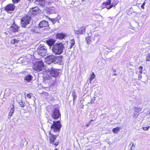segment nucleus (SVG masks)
I'll list each match as a JSON object with an SVG mask.
<instances>
[{"label":"nucleus","instance_id":"a211bd4d","mask_svg":"<svg viewBox=\"0 0 150 150\" xmlns=\"http://www.w3.org/2000/svg\"><path fill=\"white\" fill-rule=\"evenodd\" d=\"M64 34L62 33H57L56 34V38L62 40L65 37Z\"/></svg>","mask_w":150,"mask_h":150},{"label":"nucleus","instance_id":"6e6552de","mask_svg":"<svg viewBox=\"0 0 150 150\" xmlns=\"http://www.w3.org/2000/svg\"><path fill=\"white\" fill-rule=\"evenodd\" d=\"M51 115L52 118L55 120L57 119L59 117H60L61 114L59 109L56 108H54L52 110Z\"/></svg>","mask_w":150,"mask_h":150},{"label":"nucleus","instance_id":"864d4df0","mask_svg":"<svg viewBox=\"0 0 150 150\" xmlns=\"http://www.w3.org/2000/svg\"><path fill=\"white\" fill-rule=\"evenodd\" d=\"M138 115H137V117L138 116Z\"/></svg>","mask_w":150,"mask_h":150},{"label":"nucleus","instance_id":"4be33fe9","mask_svg":"<svg viewBox=\"0 0 150 150\" xmlns=\"http://www.w3.org/2000/svg\"><path fill=\"white\" fill-rule=\"evenodd\" d=\"M39 30L38 27L34 26L31 29V31L32 32L35 33H38L39 32Z\"/></svg>","mask_w":150,"mask_h":150},{"label":"nucleus","instance_id":"8fccbe9b","mask_svg":"<svg viewBox=\"0 0 150 150\" xmlns=\"http://www.w3.org/2000/svg\"><path fill=\"white\" fill-rule=\"evenodd\" d=\"M55 150H59L58 149H55Z\"/></svg>","mask_w":150,"mask_h":150},{"label":"nucleus","instance_id":"79ce46f5","mask_svg":"<svg viewBox=\"0 0 150 150\" xmlns=\"http://www.w3.org/2000/svg\"><path fill=\"white\" fill-rule=\"evenodd\" d=\"M23 58V57H21L20 58H18V60L17 61V62H19V60H20V59H21Z\"/></svg>","mask_w":150,"mask_h":150},{"label":"nucleus","instance_id":"9b49d317","mask_svg":"<svg viewBox=\"0 0 150 150\" xmlns=\"http://www.w3.org/2000/svg\"><path fill=\"white\" fill-rule=\"evenodd\" d=\"M56 41V40L55 39L50 38L46 40L45 42L50 48L52 46H53L54 45Z\"/></svg>","mask_w":150,"mask_h":150},{"label":"nucleus","instance_id":"e433bc0d","mask_svg":"<svg viewBox=\"0 0 150 150\" xmlns=\"http://www.w3.org/2000/svg\"><path fill=\"white\" fill-rule=\"evenodd\" d=\"M72 94L73 97L76 95V92L74 91H73Z\"/></svg>","mask_w":150,"mask_h":150},{"label":"nucleus","instance_id":"49530a36","mask_svg":"<svg viewBox=\"0 0 150 150\" xmlns=\"http://www.w3.org/2000/svg\"><path fill=\"white\" fill-rule=\"evenodd\" d=\"M113 75L114 76H116L117 75V74H116L115 73V74H114Z\"/></svg>","mask_w":150,"mask_h":150},{"label":"nucleus","instance_id":"39448f33","mask_svg":"<svg viewBox=\"0 0 150 150\" xmlns=\"http://www.w3.org/2000/svg\"><path fill=\"white\" fill-rule=\"evenodd\" d=\"M44 68V63L42 60L37 61L33 65V69L38 72L43 70Z\"/></svg>","mask_w":150,"mask_h":150},{"label":"nucleus","instance_id":"7ed1b4c3","mask_svg":"<svg viewBox=\"0 0 150 150\" xmlns=\"http://www.w3.org/2000/svg\"><path fill=\"white\" fill-rule=\"evenodd\" d=\"M63 57H46L45 60V62L50 64L52 62L57 63L61 65L63 64L62 59Z\"/></svg>","mask_w":150,"mask_h":150},{"label":"nucleus","instance_id":"2f4dec72","mask_svg":"<svg viewBox=\"0 0 150 150\" xmlns=\"http://www.w3.org/2000/svg\"><path fill=\"white\" fill-rule=\"evenodd\" d=\"M13 2V4H17L21 0H12Z\"/></svg>","mask_w":150,"mask_h":150},{"label":"nucleus","instance_id":"cd10ccee","mask_svg":"<svg viewBox=\"0 0 150 150\" xmlns=\"http://www.w3.org/2000/svg\"><path fill=\"white\" fill-rule=\"evenodd\" d=\"M95 76L94 73H92L91 75L90 78V83H91L92 80L95 78Z\"/></svg>","mask_w":150,"mask_h":150},{"label":"nucleus","instance_id":"c756f323","mask_svg":"<svg viewBox=\"0 0 150 150\" xmlns=\"http://www.w3.org/2000/svg\"><path fill=\"white\" fill-rule=\"evenodd\" d=\"M146 0H145L144 1V2L142 4V5H141V8L142 9H144L145 8H144V6L145 5V4L146 3Z\"/></svg>","mask_w":150,"mask_h":150},{"label":"nucleus","instance_id":"f8f14e48","mask_svg":"<svg viewBox=\"0 0 150 150\" xmlns=\"http://www.w3.org/2000/svg\"><path fill=\"white\" fill-rule=\"evenodd\" d=\"M38 26L39 28L49 27V24L48 21L45 20H42L39 24Z\"/></svg>","mask_w":150,"mask_h":150},{"label":"nucleus","instance_id":"4468645a","mask_svg":"<svg viewBox=\"0 0 150 150\" xmlns=\"http://www.w3.org/2000/svg\"><path fill=\"white\" fill-rule=\"evenodd\" d=\"M102 4L103 6H105L106 8L110 9V8H108V7L109 6L112 4L111 0H107L103 2Z\"/></svg>","mask_w":150,"mask_h":150},{"label":"nucleus","instance_id":"37998d69","mask_svg":"<svg viewBox=\"0 0 150 150\" xmlns=\"http://www.w3.org/2000/svg\"><path fill=\"white\" fill-rule=\"evenodd\" d=\"M93 99H91V101L90 103L91 104H92L94 103V101H93Z\"/></svg>","mask_w":150,"mask_h":150},{"label":"nucleus","instance_id":"b1692460","mask_svg":"<svg viewBox=\"0 0 150 150\" xmlns=\"http://www.w3.org/2000/svg\"><path fill=\"white\" fill-rule=\"evenodd\" d=\"M20 41L19 39L17 38V39L14 38L12 39L11 41V42L12 44H15L18 43Z\"/></svg>","mask_w":150,"mask_h":150},{"label":"nucleus","instance_id":"c9c22d12","mask_svg":"<svg viewBox=\"0 0 150 150\" xmlns=\"http://www.w3.org/2000/svg\"><path fill=\"white\" fill-rule=\"evenodd\" d=\"M142 75L141 74H139V76H138V79L140 80L142 78Z\"/></svg>","mask_w":150,"mask_h":150},{"label":"nucleus","instance_id":"4c0bfd02","mask_svg":"<svg viewBox=\"0 0 150 150\" xmlns=\"http://www.w3.org/2000/svg\"><path fill=\"white\" fill-rule=\"evenodd\" d=\"M112 71L113 72H115L116 71V69H115L113 68H112Z\"/></svg>","mask_w":150,"mask_h":150},{"label":"nucleus","instance_id":"f03ea898","mask_svg":"<svg viewBox=\"0 0 150 150\" xmlns=\"http://www.w3.org/2000/svg\"><path fill=\"white\" fill-rule=\"evenodd\" d=\"M37 52L40 56H45L46 55H47V56H54L47 51V48L46 46L42 45L38 47L37 50Z\"/></svg>","mask_w":150,"mask_h":150},{"label":"nucleus","instance_id":"0eeeda50","mask_svg":"<svg viewBox=\"0 0 150 150\" xmlns=\"http://www.w3.org/2000/svg\"><path fill=\"white\" fill-rule=\"evenodd\" d=\"M62 127L60 121H53V124L51 127V129L54 132H59Z\"/></svg>","mask_w":150,"mask_h":150},{"label":"nucleus","instance_id":"f704fd0d","mask_svg":"<svg viewBox=\"0 0 150 150\" xmlns=\"http://www.w3.org/2000/svg\"><path fill=\"white\" fill-rule=\"evenodd\" d=\"M149 128V127H143V129L144 130H148Z\"/></svg>","mask_w":150,"mask_h":150},{"label":"nucleus","instance_id":"aec40b11","mask_svg":"<svg viewBox=\"0 0 150 150\" xmlns=\"http://www.w3.org/2000/svg\"><path fill=\"white\" fill-rule=\"evenodd\" d=\"M50 140L51 142L53 143L54 140L56 139V138L57 137V135H54L51 134H50Z\"/></svg>","mask_w":150,"mask_h":150},{"label":"nucleus","instance_id":"de8ad7c7","mask_svg":"<svg viewBox=\"0 0 150 150\" xmlns=\"http://www.w3.org/2000/svg\"><path fill=\"white\" fill-rule=\"evenodd\" d=\"M89 126L88 124H87L86 125V126L88 127Z\"/></svg>","mask_w":150,"mask_h":150},{"label":"nucleus","instance_id":"412c9836","mask_svg":"<svg viewBox=\"0 0 150 150\" xmlns=\"http://www.w3.org/2000/svg\"><path fill=\"white\" fill-rule=\"evenodd\" d=\"M118 3V1L117 0H114L112 4L109 6L108 7V8H111L113 7H115Z\"/></svg>","mask_w":150,"mask_h":150},{"label":"nucleus","instance_id":"a18cd8bd","mask_svg":"<svg viewBox=\"0 0 150 150\" xmlns=\"http://www.w3.org/2000/svg\"><path fill=\"white\" fill-rule=\"evenodd\" d=\"M110 58H108V59H107L106 60H107V61H109L110 62Z\"/></svg>","mask_w":150,"mask_h":150},{"label":"nucleus","instance_id":"c03bdc74","mask_svg":"<svg viewBox=\"0 0 150 150\" xmlns=\"http://www.w3.org/2000/svg\"><path fill=\"white\" fill-rule=\"evenodd\" d=\"M52 119L48 120V122L50 123V122H52Z\"/></svg>","mask_w":150,"mask_h":150},{"label":"nucleus","instance_id":"7c9ffc66","mask_svg":"<svg viewBox=\"0 0 150 150\" xmlns=\"http://www.w3.org/2000/svg\"><path fill=\"white\" fill-rule=\"evenodd\" d=\"M139 72L140 74H142V71L143 69V67L142 66H140L139 67Z\"/></svg>","mask_w":150,"mask_h":150},{"label":"nucleus","instance_id":"20e7f679","mask_svg":"<svg viewBox=\"0 0 150 150\" xmlns=\"http://www.w3.org/2000/svg\"><path fill=\"white\" fill-rule=\"evenodd\" d=\"M64 46L62 43H55L52 47V50L56 54H60L63 52Z\"/></svg>","mask_w":150,"mask_h":150},{"label":"nucleus","instance_id":"ddd939ff","mask_svg":"<svg viewBox=\"0 0 150 150\" xmlns=\"http://www.w3.org/2000/svg\"><path fill=\"white\" fill-rule=\"evenodd\" d=\"M86 28V26H81L78 30L75 31V34L79 35L83 34V33L85 31Z\"/></svg>","mask_w":150,"mask_h":150},{"label":"nucleus","instance_id":"2eb2a0df","mask_svg":"<svg viewBox=\"0 0 150 150\" xmlns=\"http://www.w3.org/2000/svg\"><path fill=\"white\" fill-rule=\"evenodd\" d=\"M31 12L32 14L33 15L38 14L39 12L38 8L37 7L33 8Z\"/></svg>","mask_w":150,"mask_h":150},{"label":"nucleus","instance_id":"603ef678","mask_svg":"<svg viewBox=\"0 0 150 150\" xmlns=\"http://www.w3.org/2000/svg\"><path fill=\"white\" fill-rule=\"evenodd\" d=\"M102 58L103 59H104L103 58V57H102Z\"/></svg>","mask_w":150,"mask_h":150},{"label":"nucleus","instance_id":"423d86ee","mask_svg":"<svg viewBox=\"0 0 150 150\" xmlns=\"http://www.w3.org/2000/svg\"><path fill=\"white\" fill-rule=\"evenodd\" d=\"M31 17L28 14H25L21 19V23L23 27H25L26 26L29 24L31 21Z\"/></svg>","mask_w":150,"mask_h":150},{"label":"nucleus","instance_id":"473e14b6","mask_svg":"<svg viewBox=\"0 0 150 150\" xmlns=\"http://www.w3.org/2000/svg\"><path fill=\"white\" fill-rule=\"evenodd\" d=\"M132 145V146L131 147V150H132L133 149H134L135 148V145H134V143H133L131 142L130 144L129 145Z\"/></svg>","mask_w":150,"mask_h":150},{"label":"nucleus","instance_id":"a19ab883","mask_svg":"<svg viewBox=\"0 0 150 150\" xmlns=\"http://www.w3.org/2000/svg\"><path fill=\"white\" fill-rule=\"evenodd\" d=\"M147 57V58L146 59V61H149L150 57Z\"/></svg>","mask_w":150,"mask_h":150},{"label":"nucleus","instance_id":"5701e85b","mask_svg":"<svg viewBox=\"0 0 150 150\" xmlns=\"http://www.w3.org/2000/svg\"><path fill=\"white\" fill-rule=\"evenodd\" d=\"M75 41L74 39H72L71 40L70 42H69V45L68 46L69 48L71 49L75 45Z\"/></svg>","mask_w":150,"mask_h":150},{"label":"nucleus","instance_id":"dca6fc26","mask_svg":"<svg viewBox=\"0 0 150 150\" xmlns=\"http://www.w3.org/2000/svg\"><path fill=\"white\" fill-rule=\"evenodd\" d=\"M33 77L30 74H28L24 78V80L27 82H31L33 79Z\"/></svg>","mask_w":150,"mask_h":150},{"label":"nucleus","instance_id":"6ab92c4d","mask_svg":"<svg viewBox=\"0 0 150 150\" xmlns=\"http://www.w3.org/2000/svg\"><path fill=\"white\" fill-rule=\"evenodd\" d=\"M14 106L13 104L11 106V110H10V112H9L8 116V118H9L11 117L13 113V112L14 110Z\"/></svg>","mask_w":150,"mask_h":150},{"label":"nucleus","instance_id":"a878e982","mask_svg":"<svg viewBox=\"0 0 150 150\" xmlns=\"http://www.w3.org/2000/svg\"><path fill=\"white\" fill-rule=\"evenodd\" d=\"M134 110L135 112L137 113H141L143 112V111L142 112V108H140L135 107Z\"/></svg>","mask_w":150,"mask_h":150},{"label":"nucleus","instance_id":"f3484780","mask_svg":"<svg viewBox=\"0 0 150 150\" xmlns=\"http://www.w3.org/2000/svg\"><path fill=\"white\" fill-rule=\"evenodd\" d=\"M35 1L37 4L42 6H45V0H36Z\"/></svg>","mask_w":150,"mask_h":150},{"label":"nucleus","instance_id":"393cba45","mask_svg":"<svg viewBox=\"0 0 150 150\" xmlns=\"http://www.w3.org/2000/svg\"><path fill=\"white\" fill-rule=\"evenodd\" d=\"M86 41L87 44H90L91 43L92 41L90 36H88L86 38Z\"/></svg>","mask_w":150,"mask_h":150},{"label":"nucleus","instance_id":"bb28decb","mask_svg":"<svg viewBox=\"0 0 150 150\" xmlns=\"http://www.w3.org/2000/svg\"><path fill=\"white\" fill-rule=\"evenodd\" d=\"M120 130V128L119 127H116L113 128L112 129L113 132L114 133H117Z\"/></svg>","mask_w":150,"mask_h":150},{"label":"nucleus","instance_id":"3c124183","mask_svg":"<svg viewBox=\"0 0 150 150\" xmlns=\"http://www.w3.org/2000/svg\"><path fill=\"white\" fill-rule=\"evenodd\" d=\"M67 150H70V149H68Z\"/></svg>","mask_w":150,"mask_h":150},{"label":"nucleus","instance_id":"58836bf2","mask_svg":"<svg viewBox=\"0 0 150 150\" xmlns=\"http://www.w3.org/2000/svg\"><path fill=\"white\" fill-rule=\"evenodd\" d=\"M77 97L76 95L73 96V100L74 102V100Z\"/></svg>","mask_w":150,"mask_h":150},{"label":"nucleus","instance_id":"5fc2aeb1","mask_svg":"<svg viewBox=\"0 0 150 150\" xmlns=\"http://www.w3.org/2000/svg\"><path fill=\"white\" fill-rule=\"evenodd\" d=\"M82 1H83V0H82Z\"/></svg>","mask_w":150,"mask_h":150},{"label":"nucleus","instance_id":"09e8293b","mask_svg":"<svg viewBox=\"0 0 150 150\" xmlns=\"http://www.w3.org/2000/svg\"><path fill=\"white\" fill-rule=\"evenodd\" d=\"M134 117H136L134 113Z\"/></svg>","mask_w":150,"mask_h":150},{"label":"nucleus","instance_id":"1a4fd4ad","mask_svg":"<svg viewBox=\"0 0 150 150\" xmlns=\"http://www.w3.org/2000/svg\"><path fill=\"white\" fill-rule=\"evenodd\" d=\"M19 28V27L16 25L14 22L10 26L9 30L6 31L5 33L6 35H8L12 32H18V29Z\"/></svg>","mask_w":150,"mask_h":150},{"label":"nucleus","instance_id":"9d476101","mask_svg":"<svg viewBox=\"0 0 150 150\" xmlns=\"http://www.w3.org/2000/svg\"><path fill=\"white\" fill-rule=\"evenodd\" d=\"M16 6L13 4H8L5 7L4 10L8 13H11L14 11Z\"/></svg>","mask_w":150,"mask_h":150},{"label":"nucleus","instance_id":"ea45409f","mask_svg":"<svg viewBox=\"0 0 150 150\" xmlns=\"http://www.w3.org/2000/svg\"><path fill=\"white\" fill-rule=\"evenodd\" d=\"M58 144H59L58 142H56V143L54 144L55 146H57L58 145Z\"/></svg>","mask_w":150,"mask_h":150},{"label":"nucleus","instance_id":"c85d7f7f","mask_svg":"<svg viewBox=\"0 0 150 150\" xmlns=\"http://www.w3.org/2000/svg\"><path fill=\"white\" fill-rule=\"evenodd\" d=\"M18 103L21 105V107L23 108L24 107V103H23V102L22 100H20L18 102Z\"/></svg>","mask_w":150,"mask_h":150},{"label":"nucleus","instance_id":"f257e3e1","mask_svg":"<svg viewBox=\"0 0 150 150\" xmlns=\"http://www.w3.org/2000/svg\"><path fill=\"white\" fill-rule=\"evenodd\" d=\"M57 70H58L56 69L53 67L48 69V72L47 73V76H46V78L47 79H52V78H50L51 76L53 77L54 79L52 82V84H54L56 83V77L58 76L59 74V72Z\"/></svg>","mask_w":150,"mask_h":150},{"label":"nucleus","instance_id":"72a5a7b5","mask_svg":"<svg viewBox=\"0 0 150 150\" xmlns=\"http://www.w3.org/2000/svg\"><path fill=\"white\" fill-rule=\"evenodd\" d=\"M31 94L30 93V94H27V97L29 98H30L31 97Z\"/></svg>","mask_w":150,"mask_h":150}]
</instances>
